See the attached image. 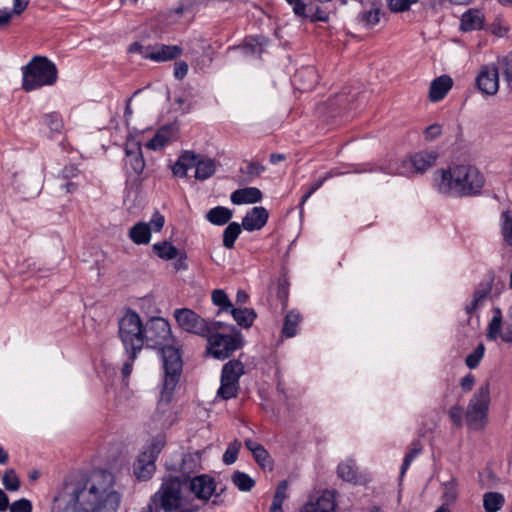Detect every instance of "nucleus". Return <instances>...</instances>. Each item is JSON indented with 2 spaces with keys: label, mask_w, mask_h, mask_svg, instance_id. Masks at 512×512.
Segmentation results:
<instances>
[{
  "label": "nucleus",
  "mask_w": 512,
  "mask_h": 512,
  "mask_svg": "<svg viewBox=\"0 0 512 512\" xmlns=\"http://www.w3.org/2000/svg\"><path fill=\"white\" fill-rule=\"evenodd\" d=\"M120 501L113 475L106 469L70 473L58 487L50 512H116Z\"/></svg>",
  "instance_id": "nucleus-1"
},
{
  "label": "nucleus",
  "mask_w": 512,
  "mask_h": 512,
  "mask_svg": "<svg viewBox=\"0 0 512 512\" xmlns=\"http://www.w3.org/2000/svg\"><path fill=\"white\" fill-rule=\"evenodd\" d=\"M158 351L164 370L163 388L160 402L169 404L183 370L182 346L177 345L168 320L163 317H151L143 330V343Z\"/></svg>",
  "instance_id": "nucleus-2"
},
{
  "label": "nucleus",
  "mask_w": 512,
  "mask_h": 512,
  "mask_svg": "<svg viewBox=\"0 0 512 512\" xmlns=\"http://www.w3.org/2000/svg\"><path fill=\"white\" fill-rule=\"evenodd\" d=\"M432 184L443 195L473 197L481 193L485 179L476 167L460 164L435 170Z\"/></svg>",
  "instance_id": "nucleus-3"
},
{
  "label": "nucleus",
  "mask_w": 512,
  "mask_h": 512,
  "mask_svg": "<svg viewBox=\"0 0 512 512\" xmlns=\"http://www.w3.org/2000/svg\"><path fill=\"white\" fill-rule=\"evenodd\" d=\"M21 88L32 92L44 86H53L58 80V68L47 56L35 55L21 67Z\"/></svg>",
  "instance_id": "nucleus-4"
},
{
  "label": "nucleus",
  "mask_w": 512,
  "mask_h": 512,
  "mask_svg": "<svg viewBox=\"0 0 512 512\" xmlns=\"http://www.w3.org/2000/svg\"><path fill=\"white\" fill-rule=\"evenodd\" d=\"M124 150L126 156L124 159L125 192L138 195L144 181L149 178V174L145 172L146 162L141 143L126 144Z\"/></svg>",
  "instance_id": "nucleus-5"
},
{
  "label": "nucleus",
  "mask_w": 512,
  "mask_h": 512,
  "mask_svg": "<svg viewBox=\"0 0 512 512\" xmlns=\"http://www.w3.org/2000/svg\"><path fill=\"white\" fill-rule=\"evenodd\" d=\"M143 324L139 314L132 308H127L125 314L118 320V336L130 358L137 359L143 348Z\"/></svg>",
  "instance_id": "nucleus-6"
},
{
  "label": "nucleus",
  "mask_w": 512,
  "mask_h": 512,
  "mask_svg": "<svg viewBox=\"0 0 512 512\" xmlns=\"http://www.w3.org/2000/svg\"><path fill=\"white\" fill-rule=\"evenodd\" d=\"M183 480L175 475H167L163 478L160 489L151 497V502L156 510L174 512L184 502L182 494Z\"/></svg>",
  "instance_id": "nucleus-7"
},
{
  "label": "nucleus",
  "mask_w": 512,
  "mask_h": 512,
  "mask_svg": "<svg viewBox=\"0 0 512 512\" xmlns=\"http://www.w3.org/2000/svg\"><path fill=\"white\" fill-rule=\"evenodd\" d=\"M229 334L214 333L208 337V352L217 360L229 358L234 351L244 346V338L234 325L229 326Z\"/></svg>",
  "instance_id": "nucleus-8"
},
{
  "label": "nucleus",
  "mask_w": 512,
  "mask_h": 512,
  "mask_svg": "<svg viewBox=\"0 0 512 512\" xmlns=\"http://www.w3.org/2000/svg\"><path fill=\"white\" fill-rule=\"evenodd\" d=\"M490 404V384L485 382L470 399L466 411V423L471 429H483L487 423Z\"/></svg>",
  "instance_id": "nucleus-9"
},
{
  "label": "nucleus",
  "mask_w": 512,
  "mask_h": 512,
  "mask_svg": "<svg viewBox=\"0 0 512 512\" xmlns=\"http://www.w3.org/2000/svg\"><path fill=\"white\" fill-rule=\"evenodd\" d=\"M127 52L129 54L138 53L143 59L161 63L177 59L182 55L183 49L179 45L155 43L145 46L139 41H135L128 46Z\"/></svg>",
  "instance_id": "nucleus-10"
},
{
  "label": "nucleus",
  "mask_w": 512,
  "mask_h": 512,
  "mask_svg": "<svg viewBox=\"0 0 512 512\" xmlns=\"http://www.w3.org/2000/svg\"><path fill=\"white\" fill-rule=\"evenodd\" d=\"M439 154L437 151H419L409 155L407 158L396 163L395 173L404 175L408 172L413 174L424 173L435 165Z\"/></svg>",
  "instance_id": "nucleus-11"
},
{
  "label": "nucleus",
  "mask_w": 512,
  "mask_h": 512,
  "mask_svg": "<svg viewBox=\"0 0 512 512\" xmlns=\"http://www.w3.org/2000/svg\"><path fill=\"white\" fill-rule=\"evenodd\" d=\"M184 488L197 500L207 503L218 487L216 479L210 474H196L190 478L182 479Z\"/></svg>",
  "instance_id": "nucleus-12"
},
{
  "label": "nucleus",
  "mask_w": 512,
  "mask_h": 512,
  "mask_svg": "<svg viewBox=\"0 0 512 512\" xmlns=\"http://www.w3.org/2000/svg\"><path fill=\"white\" fill-rule=\"evenodd\" d=\"M178 326L191 334L207 336L208 322L190 308H178L174 311Z\"/></svg>",
  "instance_id": "nucleus-13"
},
{
  "label": "nucleus",
  "mask_w": 512,
  "mask_h": 512,
  "mask_svg": "<svg viewBox=\"0 0 512 512\" xmlns=\"http://www.w3.org/2000/svg\"><path fill=\"white\" fill-rule=\"evenodd\" d=\"M202 455L203 450L184 453L178 466L176 464L169 465L167 466V469L169 471L179 473V475H175V477H178L181 480L190 478L196 475V473L203 468Z\"/></svg>",
  "instance_id": "nucleus-14"
},
{
  "label": "nucleus",
  "mask_w": 512,
  "mask_h": 512,
  "mask_svg": "<svg viewBox=\"0 0 512 512\" xmlns=\"http://www.w3.org/2000/svg\"><path fill=\"white\" fill-rule=\"evenodd\" d=\"M271 40L264 34L246 35L240 44L228 47V51L240 50L245 56L261 59Z\"/></svg>",
  "instance_id": "nucleus-15"
},
{
  "label": "nucleus",
  "mask_w": 512,
  "mask_h": 512,
  "mask_svg": "<svg viewBox=\"0 0 512 512\" xmlns=\"http://www.w3.org/2000/svg\"><path fill=\"white\" fill-rule=\"evenodd\" d=\"M477 89L484 95H494L499 89V69L495 64L483 65L475 80Z\"/></svg>",
  "instance_id": "nucleus-16"
},
{
  "label": "nucleus",
  "mask_w": 512,
  "mask_h": 512,
  "mask_svg": "<svg viewBox=\"0 0 512 512\" xmlns=\"http://www.w3.org/2000/svg\"><path fill=\"white\" fill-rule=\"evenodd\" d=\"M336 496V490L325 489L319 496L310 497L309 501L302 505L299 512H336Z\"/></svg>",
  "instance_id": "nucleus-17"
},
{
  "label": "nucleus",
  "mask_w": 512,
  "mask_h": 512,
  "mask_svg": "<svg viewBox=\"0 0 512 512\" xmlns=\"http://www.w3.org/2000/svg\"><path fill=\"white\" fill-rule=\"evenodd\" d=\"M291 81L296 90L302 93L309 92L316 87L319 75L314 66H302L295 71Z\"/></svg>",
  "instance_id": "nucleus-18"
},
{
  "label": "nucleus",
  "mask_w": 512,
  "mask_h": 512,
  "mask_svg": "<svg viewBox=\"0 0 512 512\" xmlns=\"http://www.w3.org/2000/svg\"><path fill=\"white\" fill-rule=\"evenodd\" d=\"M495 279L494 273H489L487 281H481L473 291L472 301L465 306V312L472 315L483 302L490 296L492 291L493 282Z\"/></svg>",
  "instance_id": "nucleus-19"
},
{
  "label": "nucleus",
  "mask_w": 512,
  "mask_h": 512,
  "mask_svg": "<svg viewBox=\"0 0 512 512\" xmlns=\"http://www.w3.org/2000/svg\"><path fill=\"white\" fill-rule=\"evenodd\" d=\"M495 279L494 273H489L487 281H481L473 291L472 301L465 306V312L472 315L483 302L490 296L492 291L493 282Z\"/></svg>",
  "instance_id": "nucleus-20"
},
{
  "label": "nucleus",
  "mask_w": 512,
  "mask_h": 512,
  "mask_svg": "<svg viewBox=\"0 0 512 512\" xmlns=\"http://www.w3.org/2000/svg\"><path fill=\"white\" fill-rule=\"evenodd\" d=\"M495 279L494 273H489L487 281H481L473 291L472 301L465 306V312L472 315L483 302L490 296L492 291L493 282Z\"/></svg>",
  "instance_id": "nucleus-21"
},
{
  "label": "nucleus",
  "mask_w": 512,
  "mask_h": 512,
  "mask_svg": "<svg viewBox=\"0 0 512 512\" xmlns=\"http://www.w3.org/2000/svg\"><path fill=\"white\" fill-rule=\"evenodd\" d=\"M245 447L251 451L255 462L264 472L274 470V459L268 450L261 444L252 439L245 440Z\"/></svg>",
  "instance_id": "nucleus-22"
},
{
  "label": "nucleus",
  "mask_w": 512,
  "mask_h": 512,
  "mask_svg": "<svg viewBox=\"0 0 512 512\" xmlns=\"http://www.w3.org/2000/svg\"><path fill=\"white\" fill-rule=\"evenodd\" d=\"M269 212L263 206H255L242 218L243 229L253 232L262 229L268 222Z\"/></svg>",
  "instance_id": "nucleus-23"
},
{
  "label": "nucleus",
  "mask_w": 512,
  "mask_h": 512,
  "mask_svg": "<svg viewBox=\"0 0 512 512\" xmlns=\"http://www.w3.org/2000/svg\"><path fill=\"white\" fill-rule=\"evenodd\" d=\"M453 86V80L449 75H441L435 78L429 88L428 98L431 102H439L445 98Z\"/></svg>",
  "instance_id": "nucleus-24"
},
{
  "label": "nucleus",
  "mask_w": 512,
  "mask_h": 512,
  "mask_svg": "<svg viewBox=\"0 0 512 512\" xmlns=\"http://www.w3.org/2000/svg\"><path fill=\"white\" fill-rule=\"evenodd\" d=\"M263 193L257 187H245L236 189L230 195V200L234 205L255 204L261 202Z\"/></svg>",
  "instance_id": "nucleus-25"
},
{
  "label": "nucleus",
  "mask_w": 512,
  "mask_h": 512,
  "mask_svg": "<svg viewBox=\"0 0 512 512\" xmlns=\"http://www.w3.org/2000/svg\"><path fill=\"white\" fill-rule=\"evenodd\" d=\"M195 165V179L204 181L212 177L216 172V161L210 157L197 154V158L194 159Z\"/></svg>",
  "instance_id": "nucleus-26"
},
{
  "label": "nucleus",
  "mask_w": 512,
  "mask_h": 512,
  "mask_svg": "<svg viewBox=\"0 0 512 512\" xmlns=\"http://www.w3.org/2000/svg\"><path fill=\"white\" fill-rule=\"evenodd\" d=\"M484 24V16L478 9H469L461 16L460 30L470 32L481 30Z\"/></svg>",
  "instance_id": "nucleus-27"
},
{
  "label": "nucleus",
  "mask_w": 512,
  "mask_h": 512,
  "mask_svg": "<svg viewBox=\"0 0 512 512\" xmlns=\"http://www.w3.org/2000/svg\"><path fill=\"white\" fill-rule=\"evenodd\" d=\"M145 457L144 454H139L133 464L134 474L140 481L151 479L156 470V464Z\"/></svg>",
  "instance_id": "nucleus-28"
},
{
  "label": "nucleus",
  "mask_w": 512,
  "mask_h": 512,
  "mask_svg": "<svg viewBox=\"0 0 512 512\" xmlns=\"http://www.w3.org/2000/svg\"><path fill=\"white\" fill-rule=\"evenodd\" d=\"M244 373V364L239 359H232L223 365L220 379L239 384V380Z\"/></svg>",
  "instance_id": "nucleus-29"
},
{
  "label": "nucleus",
  "mask_w": 512,
  "mask_h": 512,
  "mask_svg": "<svg viewBox=\"0 0 512 512\" xmlns=\"http://www.w3.org/2000/svg\"><path fill=\"white\" fill-rule=\"evenodd\" d=\"M128 236L136 245H147L152 236L151 226L146 222H137L129 229Z\"/></svg>",
  "instance_id": "nucleus-30"
},
{
  "label": "nucleus",
  "mask_w": 512,
  "mask_h": 512,
  "mask_svg": "<svg viewBox=\"0 0 512 512\" xmlns=\"http://www.w3.org/2000/svg\"><path fill=\"white\" fill-rule=\"evenodd\" d=\"M196 158L197 153L194 151L183 152L171 167L173 175L179 178L186 177L187 171L195 165L194 159Z\"/></svg>",
  "instance_id": "nucleus-31"
},
{
  "label": "nucleus",
  "mask_w": 512,
  "mask_h": 512,
  "mask_svg": "<svg viewBox=\"0 0 512 512\" xmlns=\"http://www.w3.org/2000/svg\"><path fill=\"white\" fill-rule=\"evenodd\" d=\"M233 217V210L225 206H215L206 213V220L215 226L229 224Z\"/></svg>",
  "instance_id": "nucleus-32"
},
{
  "label": "nucleus",
  "mask_w": 512,
  "mask_h": 512,
  "mask_svg": "<svg viewBox=\"0 0 512 512\" xmlns=\"http://www.w3.org/2000/svg\"><path fill=\"white\" fill-rule=\"evenodd\" d=\"M229 313L232 315L237 325L245 329L250 328L257 318V313L253 308L233 307Z\"/></svg>",
  "instance_id": "nucleus-33"
},
{
  "label": "nucleus",
  "mask_w": 512,
  "mask_h": 512,
  "mask_svg": "<svg viewBox=\"0 0 512 512\" xmlns=\"http://www.w3.org/2000/svg\"><path fill=\"white\" fill-rule=\"evenodd\" d=\"M367 1L371 2V6L368 10H364L358 13L357 21L366 27H372L380 21V6L377 0Z\"/></svg>",
  "instance_id": "nucleus-34"
},
{
  "label": "nucleus",
  "mask_w": 512,
  "mask_h": 512,
  "mask_svg": "<svg viewBox=\"0 0 512 512\" xmlns=\"http://www.w3.org/2000/svg\"><path fill=\"white\" fill-rule=\"evenodd\" d=\"M152 251L156 256L165 261L174 260L179 255V249L168 240L154 243Z\"/></svg>",
  "instance_id": "nucleus-35"
},
{
  "label": "nucleus",
  "mask_w": 512,
  "mask_h": 512,
  "mask_svg": "<svg viewBox=\"0 0 512 512\" xmlns=\"http://www.w3.org/2000/svg\"><path fill=\"white\" fill-rule=\"evenodd\" d=\"M301 320L302 316L298 311H289L284 317L282 334L286 338L294 337L297 334V328Z\"/></svg>",
  "instance_id": "nucleus-36"
},
{
  "label": "nucleus",
  "mask_w": 512,
  "mask_h": 512,
  "mask_svg": "<svg viewBox=\"0 0 512 512\" xmlns=\"http://www.w3.org/2000/svg\"><path fill=\"white\" fill-rule=\"evenodd\" d=\"M242 229V224H239L238 222H230L227 224L222 234V245L226 249H233Z\"/></svg>",
  "instance_id": "nucleus-37"
},
{
  "label": "nucleus",
  "mask_w": 512,
  "mask_h": 512,
  "mask_svg": "<svg viewBox=\"0 0 512 512\" xmlns=\"http://www.w3.org/2000/svg\"><path fill=\"white\" fill-rule=\"evenodd\" d=\"M500 232L504 243L512 251V210L507 209L500 216Z\"/></svg>",
  "instance_id": "nucleus-38"
},
{
  "label": "nucleus",
  "mask_w": 512,
  "mask_h": 512,
  "mask_svg": "<svg viewBox=\"0 0 512 512\" xmlns=\"http://www.w3.org/2000/svg\"><path fill=\"white\" fill-rule=\"evenodd\" d=\"M337 475L343 481L357 485L360 483L357 468L353 462H341L337 466Z\"/></svg>",
  "instance_id": "nucleus-39"
},
{
  "label": "nucleus",
  "mask_w": 512,
  "mask_h": 512,
  "mask_svg": "<svg viewBox=\"0 0 512 512\" xmlns=\"http://www.w3.org/2000/svg\"><path fill=\"white\" fill-rule=\"evenodd\" d=\"M505 503V498L500 492H486L483 495V507L485 512H498Z\"/></svg>",
  "instance_id": "nucleus-40"
},
{
  "label": "nucleus",
  "mask_w": 512,
  "mask_h": 512,
  "mask_svg": "<svg viewBox=\"0 0 512 512\" xmlns=\"http://www.w3.org/2000/svg\"><path fill=\"white\" fill-rule=\"evenodd\" d=\"M231 481L241 492H250L256 485L255 480L249 474L239 470L232 473Z\"/></svg>",
  "instance_id": "nucleus-41"
},
{
  "label": "nucleus",
  "mask_w": 512,
  "mask_h": 512,
  "mask_svg": "<svg viewBox=\"0 0 512 512\" xmlns=\"http://www.w3.org/2000/svg\"><path fill=\"white\" fill-rule=\"evenodd\" d=\"M165 444V437L163 435H157L151 439L150 443L147 445V448L140 454H144L146 456L145 458L150 459L152 462L156 463V460L165 447Z\"/></svg>",
  "instance_id": "nucleus-42"
},
{
  "label": "nucleus",
  "mask_w": 512,
  "mask_h": 512,
  "mask_svg": "<svg viewBox=\"0 0 512 512\" xmlns=\"http://www.w3.org/2000/svg\"><path fill=\"white\" fill-rule=\"evenodd\" d=\"M493 316L491 321L488 324L487 328V339L488 340H496L498 336L501 337V327H502V311L499 307H494Z\"/></svg>",
  "instance_id": "nucleus-43"
},
{
  "label": "nucleus",
  "mask_w": 512,
  "mask_h": 512,
  "mask_svg": "<svg viewBox=\"0 0 512 512\" xmlns=\"http://www.w3.org/2000/svg\"><path fill=\"white\" fill-rule=\"evenodd\" d=\"M290 282L285 272H282L277 280L276 296L281 302L282 310L288 306Z\"/></svg>",
  "instance_id": "nucleus-44"
},
{
  "label": "nucleus",
  "mask_w": 512,
  "mask_h": 512,
  "mask_svg": "<svg viewBox=\"0 0 512 512\" xmlns=\"http://www.w3.org/2000/svg\"><path fill=\"white\" fill-rule=\"evenodd\" d=\"M220 387L217 390V397L222 400H230L236 398L239 394L240 385L230 381L220 379Z\"/></svg>",
  "instance_id": "nucleus-45"
},
{
  "label": "nucleus",
  "mask_w": 512,
  "mask_h": 512,
  "mask_svg": "<svg viewBox=\"0 0 512 512\" xmlns=\"http://www.w3.org/2000/svg\"><path fill=\"white\" fill-rule=\"evenodd\" d=\"M212 302L219 307L217 315H219L221 311L229 312L234 307L227 293L222 289H215L212 292Z\"/></svg>",
  "instance_id": "nucleus-46"
},
{
  "label": "nucleus",
  "mask_w": 512,
  "mask_h": 512,
  "mask_svg": "<svg viewBox=\"0 0 512 512\" xmlns=\"http://www.w3.org/2000/svg\"><path fill=\"white\" fill-rule=\"evenodd\" d=\"M265 171V166L258 161H251L247 164L246 168H240L239 172L246 176L242 179L241 183H250L255 177H258Z\"/></svg>",
  "instance_id": "nucleus-47"
},
{
  "label": "nucleus",
  "mask_w": 512,
  "mask_h": 512,
  "mask_svg": "<svg viewBox=\"0 0 512 512\" xmlns=\"http://www.w3.org/2000/svg\"><path fill=\"white\" fill-rule=\"evenodd\" d=\"M2 483L7 491L14 492L19 490L21 482L15 469H7L2 477Z\"/></svg>",
  "instance_id": "nucleus-48"
},
{
  "label": "nucleus",
  "mask_w": 512,
  "mask_h": 512,
  "mask_svg": "<svg viewBox=\"0 0 512 512\" xmlns=\"http://www.w3.org/2000/svg\"><path fill=\"white\" fill-rule=\"evenodd\" d=\"M485 354V346L480 342L472 353L468 354L465 358V364L469 369H476Z\"/></svg>",
  "instance_id": "nucleus-49"
},
{
  "label": "nucleus",
  "mask_w": 512,
  "mask_h": 512,
  "mask_svg": "<svg viewBox=\"0 0 512 512\" xmlns=\"http://www.w3.org/2000/svg\"><path fill=\"white\" fill-rule=\"evenodd\" d=\"M287 487H288L287 480H282L279 482V484L276 488L275 494L273 496V500H272V504H271L270 508H273V510L282 508L283 502L287 498V494H286Z\"/></svg>",
  "instance_id": "nucleus-50"
},
{
  "label": "nucleus",
  "mask_w": 512,
  "mask_h": 512,
  "mask_svg": "<svg viewBox=\"0 0 512 512\" xmlns=\"http://www.w3.org/2000/svg\"><path fill=\"white\" fill-rule=\"evenodd\" d=\"M81 176L82 171L79 169L78 165L75 163H70L63 167V169L57 175V178L62 181L78 180Z\"/></svg>",
  "instance_id": "nucleus-51"
},
{
  "label": "nucleus",
  "mask_w": 512,
  "mask_h": 512,
  "mask_svg": "<svg viewBox=\"0 0 512 512\" xmlns=\"http://www.w3.org/2000/svg\"><path fill=\"white\" fill-rule=\"evenodd\" d=\"M241 448V442L235 439L233 442H231L226 451L223 454L222 461L226 465H232L236 462L239 450Z\"/></svg>",
  "instance_id": "nucleus-52"
},
{
  "label": "nucleus",
  "mask_w": 512,
  "mask_h": 512,
  "mask_svg": "<svg viewBox=\"0 0 512 512\" xmlns=\"http://www.w3.org/2000/svg\"><path fill=\"white\" fill-rule=\"evenodd\" d=\"M346 101V97L343 95L336 96L335 98H329L326 102V107L330 111L328 117L337 118L342 114L341 105Z\"/></svg>",
  "instance_id": "nucleus-53"
},
{
  "label": "nucleus",
  "mask_w": 512,
  "mask_h": 512,
  "mask_svg": "<svg viewBox=\"0 0 512 512\" xmlns=\"http://www.w3.org/2000/svg\"><path fill=\"white\" fill-rule=\"evenodd\" d=\"M310 22H328L329 14L319 6L310 5L307 12V17Z\"/></svg>",
  "instance_id": "nucleus-54"
},
{
  "label": "nucleus",
  "mask_w": 512,
  "mask_h": 512,
  "mask_svg": "<svg viewBox=\"0 0 512 512\" xmlns=\"http://www.w3.org/2000/svg\"><path fill=\"white\" fill-rule=\"evenodd\" d=\"M170 139L171 136H163V130H158L146 143V147L151 150H158L165 147L170 142Z\"/></svg>",
  "instance_id": "nucleus-55"
},
{
  "label": "nucleus",
  "mask_w": 512,
  "mask_h": 512,
  "mask_svg": "<svg viewBox=\"0 0 512 512\" xmlns=\"http://www.w3.org/2000/svg\"><path fill=\"white\" fill-rule=\"evenodd\" d=\"M501 71L503 79L507 82L508 86L512 85V53L502 57L500 60Z\"/></svg>",
  "instance_id": "nucleus-56"
},
{
  "label": "nucleus",
  "mask_w": 512,
  "mask_h": 512,
  "mask_svg": "<svg viewBox=\"0 0 512 512\" xmlns=\"http://www.w3.org/2000/svg\"><path fill=\"white\" fill-rule=\"evenodd\" d=\"M388 7L392 12L399 13L408 11L412 4H416L419 0H387Z\"/></svg>",
  "instance_id": "nucleus-57"
},
{
  "label": "nucleus",
  "mask_w": 512,
  "mask_h": 512,
  "mask_svg": "<svg viewBox=\"0 0 512 512\" xmlns=\"http://www.w3.org/2000/svg\"><path fill=\"white\" fill-rule=\"evenodd\" d=\"M43 119H44V123L52 131H59L63 126L61 116L58 112L47 113L44 115Z\"/></svg>",
  "instance_id": "nucleus-58"
},
{
  "label": "nucleus",
  "mask_w": 512,
  "mask_h": 512,
  "mask_svg": "<svg viewBox=\"0 0 512 512\" xmlns=\"http://www.w3.org/2000/svg\"><path fill=\"white\" fill-rule=\"evenodd\" d=\"M33 506L30 500L21 498L9 505L10 512H32Z\"/></svg>",
  "instance_id": "nucleus-59"
},
{
  "label": "nucleus",
  "mask_w": 512,
  "mask_h": 512,
  "mask_svg": "<svg viewBox=\"0 0 512 512\" xmlns=\"http://www.w3.org/2000/svg\"><path fill=\"white\" fill-rule=\"evenodd\" d=\"M501 339L505 343H512V304L507 310V324L504 332L501 334Z\"/></svg>",
  "instance_id": "nucleus-60"
},
{
  "label": "nucleus",
  "mask_w": 512,
  "mask_h": 512,
  "mask_svg": "<svg viewBox=\"0 0 512 512\" xmlns=\"http://www.w3.org/2000/svg\"><path fill=\"white\" fill-rule=\"evenodd\" d=\"M462 413H463V408L459 405H453L452 407H450V409L448 411L449 418L451 419V421L453 422V424L456 427L462 426V423H463Z\"/></svg>",
  "instance_id": "nucleus-61"
},
{
  "label": "nucleus",
  "mask_w": 512,
  "mask_h": 512,
  "mask_svg": "<svg viewBox=\"0 0 512 512\" xmlns=\"http://www.w3.org/2000/svg\"><path fill=\"white\" fill-rule=\"evenodd\" d=\"M290 5L297 17H301L303 19L307 17L309 6L303 0H296L295 2H291Z\"/></svg>",
  "instance_id": "nucleus-62"
},
{
  "label": "nucleus",
  "mask_w": 512,
  "mask_h": 512,
  "mask_svg": "<svg viewBox=\"0 0 512 512\" xmlns=\"http://www.w3.org/2000/svg\"><path fill=\"white\" fill-rule=\"evenodd\" d=\"M187 253L183 250H179V255L175 258L176 261L173 263L174 270L176 272L178 271H185L188 269V263H187Z\"/></svg>",
  "instance_id": "nucleus-63"
},
{
  "label": "nucleus",
  "mask_w": 512,
  "mask_h": 512,
  "mask_svg": "<svg viewBox=\"0 0 512 512\" xmlns=\"http://www.w3.org/2000/svg\"><path fill=\"white\" fill-rule=\"evenodd\" d=\"M441 133L442 127L437 123L429 125L424 131L425 139L429 141L436 139L441 135Z\"/></svg>",
  "instance_id": "nucleus-64"
}]
</instances>
